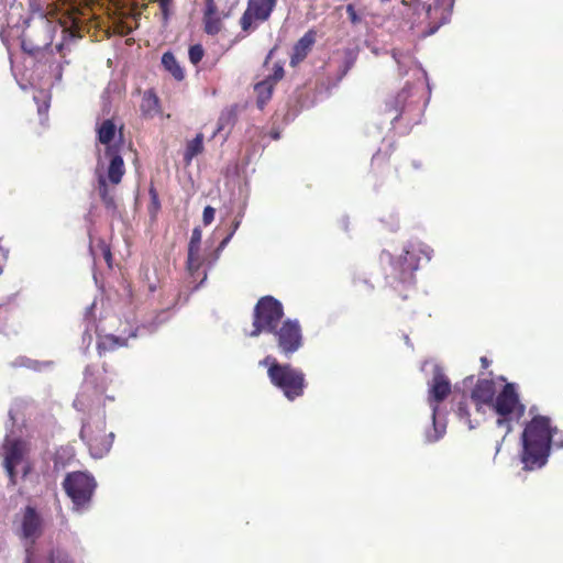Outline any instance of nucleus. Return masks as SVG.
Segmentation results:
<instances>
[{
  "instance_id": "f257e3e1",
  "label": "nucleus",
  "mask_w": 563,
  "mask_h": 563,
  "mask_svg": "<svg viewBox=\"0 0 563 563\" xmlns=\"http://www.w3.org/2000/svg\"><path fill=\"white\" fill-rule=\"evenodd\" d=\"M559 433L547 416L536 415L526 423L522 432L520 460L523 470L533 471L543 467L549 459L552 439Z\"/></svg>"
},
{
  "instance_id": "f03ea898",
  "label": "nucleus",
  "mask_w": 563,
  "mask_h": 563,
  "mask_svg": "<svg viewBox=\"0 0 563 563\" xmlns=\"http://www.w3.org/2000/svg\"><path fill=\"white\" fill-rule=\"evenodd\" d=\"M260 365L267 367L269 382L280 389L288 400L294 401L305 394L307 380L301 369L290 364H282L271 355L260 361Z\"/></svg>"
},
{
  "instance_id": "7ed1b4c3",
  "label": "nucleus",
  "mask_w": 563,
  "mask_h": 563,
  "mask_svg": "<svg viewBox=\"0 0 563 563\" xmlns=\"http://www.w3.org/2000/svg\"><path fill=\"white\" fill-rule=\"evenodd\" d=\"M490 408L497 415V427L504 429L506 433L512 431V422L519 421L526 412V406L520 401L517 386L514 383L504 385Z\"/></svg>"
},
{
  "instance_id": "20e7f679",
  "label": "nucleus",
  "mask_w": 563,
  "mask_h": 563,
  "mask_svg": "<svg viewBox=\"0 0 563 563\" xmlns=\"http://www.w3.org/2000/svg\"><path fill=\"white\" fill-rule=\"evenodd\" d=\"M419 258L413 252L405 250L393 264V274L388 276V284L402 300L409 298V290L415 286V272L418 269Z\"/></svg>"
},
{
  "instance_id": "39448f33",
  "label": "nucleus",
  "mask_w": 563,
  "mask_h": 563,
  "mask_svg": "<svg viewBox=\"0 0 563 563\" xmlns=\"http://www.w3.org/2000/svg\"><path fill=\"white\" fill-rule=\"evenodd\" d=\"M284 317V308L280 301L272 296L262 297L254 307L253 330L251 336H258L261 333H272L280 323Z\"/></svg>"
},
{
  "instance_id": "423d86ee",
  "label": "nucleus",
  "mask_w": 563,
  "mask_h": 563,
  "mask_svg": "<svg viewBox=\"0 0 563 563\" xmlns=\"http://www.w3.org/2000/svg\"><path fill=\"white\" fill-rule=\"evenodd\" d=\"M417 14L423 15L421 22H427V29L421 32L422 36L434 34L445 24L452 12L454 0H412Z\"/></svg>"
},
{
  "instance_id": "0eeeda50",
  "label": "nucleus",
  "mask_w": 563,
  "mask_h": 563,
  "mask_svg": "<svg viewBox=\"0 0 563 563\" xmlns=\"http://www.w3.org/2000/svg\"><path fill=\"white\" fill-rule=\"evenodd\" d=\"M63 487L67 496L71 499L74 509L82 511L89 508L97 483L95 478L87 473L74 472L65 477Z\"/></svg>"
},
{
  "instance_id": "6e6552de",
  "label": "nucleus",
  "mask_w": 563,
  "mask_h": 563,
  "mask_svg": "<svg viewBox=\"0 0 563 563\" xmlns=\"http://www.w3.org/2000/svg\"><path fill=\"white\" fill-rule=\"evenodd\" d=\"M27 452V444L24 441L5 438L2 445L3 467L13 485L16 483L19 470L23 477L31 472Z\"/></svg>"
},
{
  "instance_id": "1a4fd4ad",
  "label": "nucleus",
  "mask_w": 563,
  "mask_h": 563,
  "mask_svg": "<svg viewBox=\"0 0 563 563\" xmlns=\"http://www.w3.org/2000/svg\"><path fill=\"white\" fill-rule=\"evenodd\" d=\"M451 394V382L446 377V375L442 372L441 368L435 367L433 371V376L431 382L429 383V394H428V402L432 407V422H433V429L434 433L428 434L427 440L428 442H435L438 441L442 434L443 430L439 431L437 423H435V417L438 411V406L441 404L446 397Z\"/></svg>"
},
{
  "instance_id": "9d476101",
  "label": "nucleus",
  "mask_w": 563,
  "mask_h": 563,
  "mask_svg": "<svg viewBox=\"0 0 563 563\" xmlns=\"http://www.w3.org/2000/svg\"><path fill=\"white\" fill-rule=\"evenodd\" d=\"M276 5L277 0H247L246 8L239 20L242 32L250 34L257 30L261 24L271 19Z\"/></svg>"
},
{
  "instance_id": "9b49d317",
  "label": "nucleus",
  "mask_w": 563,
  "mask_h": 563,
  "mask_svg": "<svg viewBox=\"0 0 563 563\" xmlns=\"http://www.w3.org/2000/svg\"><path fill=\"white\" fill-rule=\"evenodd\" d=\"M272 334L280 354L285 357H290L302 346V330L297 320H284Z\"/></svg>"
},
{
  "instance_id": "f8f14e48",
  "label": "nucleus",
  "mask_w": 563,
  "mask_h": 563,
  "mask_svg": "<svg viewBox=\"0 0 563 563\" xmlns=\"http://www.w3.org/2000/svg\"><path fill=\"white\" fill-rule=\"evenodd\" d=\"M80 437L86 439L89 452L92 457L101 459L107 455L113 444L114 433L106 432L104 422L100 421L95 429L91 426H84Z\"/></svg>"
},
{
  "instance_id": "ddd939ff",
  "label": "nucleus",
  "mask_w": 563,
  "mask_h": 563,
  "mask_svg": "<svg viewBox=\"0 0 563 563\" xmlns=\"http://www.w3.org/2000/svg\"><path fill=\"white\" fill-rule=\"evenodd\" d=\"M43 533V519L32 506L24 507L16 518V534L32 547Z\"/></svg>"
},
{
  "instance_id": "4468645a",
  "label": "nucleus",
  "mask_w": 563,
  "mask_h": 563,
  "mask_svg": "<svg viewBox=\"0 0 563 563\" xmlns=\"http://www.w3.org/2000/svg\"><path fill=\"white\" fill-rule=\"evenodd\" d=\"M284 75L283 65L276 63L273 67V74L255 84L256 104L261 110L264 109L266 103L271 100L276 84L284 78Z\"/></svg>"
},
{
  "instance_id": "2eb2a0df",
  "label": "nucleus",
  "mask_w": 563,
  "mask_h": 563,
  "mask_svg": "<svg viewBox=\"0 0 563 563\" xmlns=\"http://www.w3.org/2000/svg\"><path fill=\"white\" fill-rule=\"evenodd\" d=\"M49 32H51L49 23L47 21H41L40 25L36 27V35L43 36V40L38 41L32 34H24L22 37V42H21L22 49L25 53H27L32 56H35L42 49L49 47L51 46Z\"/></svg>"
},
{
  "instance_id": "dca6fc26",
  "label": "nucleus",
  "mask_w": 563,
  "mask_h": 563,
  "mask_svg": "<svg viewBox=\"0 0 563 563\" xmlns=\"http://www.w3.org/2000/svg\"><path fill=\"white\" fill-rule=\"evenodd\" d=\"M98 142L109 147L122 148L124 144L122 126L118 129L117 124L111 120L107 119L102 121L96 129Z\"/></svg>"
},
{
  "instance_id": "f3484780",
  "label": "nucleus",
  "mask_w": 563,
  "mask_h": 563,
  "mask_svg": "<svg viewBox=\"0 0 563 563\" xmlns=\"http://www.w3.org/2000/svg\"><path fill=\"white\" fill-rule=\"evenodd\" d=\"M179 294L168 289L162 294V307L156 311L153 321L148 322L146 328L154 330L157 325L166 322L173 316V309L176 307Z\"/></svg>"
},
{
  "instance_id": "a211bd4d",
  "label": "nucleus",
  "mask_w": 563,
  "mask_h": 563,
  "mask_svg": "<svg viewBox=\"0 0 563 563\" xmlns=\"http://www.w3.org/2000/svg\"><path fill=\"white\" fill-rule=\"evenodd\" d=\"M496 395V385L492 379H478L471 391V398L475 402L477 410L483 405L492 407Z\"/></svg>"
},
{
  "instance_id": "6ab92c4d",
  "label": "nucleus",
  "mask_w": 563,
  "mask_h": 563,
  "mask_svg": "<svg viewBox=\"0 0 563 563\" xmlns=\"http://www.w3.org/2000/svg\"><path fill=\"white\" fill-rule=\"evenodd\" d=\"M317 32L307 31L294 45L290 56V66L295 67L308 56L316 43Z\"/></svg>"
},
{
  "instance_id": "aec40b11",
  "label": "nucleus",
  "mask_w": 563,
  "mask_h": 563,
  "mask_svg": "<svg viewBox=\"0 0 563 563\" xmlns=\"http://www.w3.org/2000/svg\"><path fill=\"white\" fill-rule=\"evenodd\" d=\"M120 152L121 150L117 147H109L104 150V156L110 158L108 179L113 185H118L124 174V164Z\"/></svg>"
},
{
  "instance_id": "412c9836",
  "label": "nucleus",
  "mask_w": 563,
  "mask_h": 563,
  "mask_svg": "<svg viewBox=\"0 0 563 563\" xmlns=\"http://www.w3.org/2000/svg\"><path fill=\"white\" fill-rule=\"evenodd\" d=\"M201 243V230L199 228H195L191 233V238L188 245V258H187V267L194 273L200 268L201 262L199 257Z\"/></svg>"
},
{
  "instance_id": "4be33fe9",
  "label": "nucleus",
  "mask_w": 563,
  "mask_h": 563,
  "mask_svg": "<svg viewBox=\"0 0 563 563\" xmlns=\"http://www.w3.org/2000/svg\"><path fill=\"white\" fill-rule=\"evenodd\" d=\"M162 114L158 97L148 90L143 93V117H155Z\"/></svg>"
},
{
  "instance_id": "5701e85b",
  "label": "nucleus",
  "mask_w": 563,
  "mask_h": 563,
  "mask_svg": "<svg viewBox=\"0 0 563 563\" xmlns=\"http://www.w3.org/2000/svg\"><path fill=\"white\" fill-rule=\"evenodd\" d=\"M203 152V134L198 133L195 139L187 142L186 150L184 152V162L189 165L194 157Z\"/></svg>"
},
{
  "instance_id": "b1692460",
  "label": "nucleus",
  "mask_w": 563,
  "mask_h": 563,
  "mask_svg": "<svg viewBox=\"0 0 563 563\" xmlns=\"http://www.w3.org/2000/svg\"><path fill=\"white\" fill-rule=\"evenodd\" d=\"M162 64L164 66V68L170 73V75L176 79V80H183L184 77H185V73L183 70V68L180 67L179 63L177 62L176 57L174 56L173 53L170 52H166L163 54L162 56Z\"/></svg>"
},
{
  "instance_id": "393cba45",
  "label": "nucleus",
  "mask_w": 563,
  "mask_h": 563,
  "mask_svg": "<svg viewBox=\"0 0 563 563\" xmlns=\"http://www.w3.org/2000/svg\"><path fill=\"white\" fill-rule=\"evenodd\" d=\"M122 345H124V340L115 335L109 334L100 338V340L98 341L97 349L99 351V354H102L106 351H111Z\"/></svg>"
},
{
  "instance_id": "a878e982",
  "label": "nucleus",
  "mask_w": 563,
  "mask_h": 563,
  "mask_svg": "<svg viewBox=\"0 0 563 563\" xmlns=\"http://www.w3.org/2000/svg\"><path fill=\"white\" fill-rule=\"evenodd\" d=\"M202 21L205 32L209 35H216L222 29V20L219 14L203 15Z\"/></svg>"
},
{
  "instance_id": "bb28decb",
  "label": "nucleus",
  "mask_w": 563,
  "mask_h": 563,
  "mask_svg": "<svg viewBox=\"0 0 563 563\" xmlns=\"http://www.w3.org/2000/svg\"><path fill=\"white\" fill-rule=\"evenodd\" d=\"M356 60V56L351 49H346L344 53V60L340 67L338 79L341 80L352 69Z\"/></svg>"
},
{
  "instance_id": "cd10ccee",
  "label": "nucleus",
  "mask_w": 563,
  "mask_h": 563,
  "mask_svg": "<svg viewBox=\"0 0 563 563\" xmlns=\"http://www.w3.org/2000/svg\"><path fill=\"white\" fill-rule=\"evenodd\" d=\"M98 190L103 202L110 207L113 206L114 201L112 196L109 194L106 177L102 174L98 175Z\"/></svg>"
},
{
  "instance_id": "c85d7f7f",
  "label": "nucleus",
  "mask_w": 563,
  "mask_h": 563,
  "mask_svg": "<svg viewBox=\"0 0 563 563\" xmlns=\"http://www.w3.org/2000/svg\"><path fill=\"white\" fill-rule=\"evenodd\" d=\"M150 196H151V202H150L147 209H148L151 220L155 221L157 213L161 209V202L158 199V195L153 187L150 188Z\"/></svg>"
},
{
  "instance_id": "c756f323",
  "label": "nucleus",
  "mask_w": 563,
  "mask_h": 563,
  "mask_svg": "<svg viewBox=\"0 0 563 563\" xmlns=\"http://www.w3.org/2000/svg\"><path fill=\"white\" fill-rule=\"evenodd\" d=\"M456 415L461 420H463L465 423H467L471 429L474 428V426L472 424V421H471V413L468 410L467 399L464 398L463 400L459 401L457 407H456Z\"/></svg>"
},
{
  "instance_id": "7c9ffc66",
  "label": "nucleus",
  "mask_w": 563,
  "mask_h": 563,
  "mask_svg": "<svg viewBox=\"0 0 563 563\" xmlns=\"http://www.w3.org/2000/svg\"><path fill=\"white\" fill-rule=\"evenodd\" d=\"M49 563H75L74 560L70 558V555L62 550V549H54L51 551Z\"/></svg>"
},
{
  "instance_id": "2f4dec72",
  "label": "nucleus",
  "mask_w": 563,
  "mask_h": 563,
  "mask_svg": "<svg viewBox=\"0 0 563 563\" xmlns=\"http://www.w3.org/2000/svg\"><path fill=\"white\" fill-rule=\"evenodd\" d=\"M188 55H189V60H190L194 65H197V64H199V63L201 62V59L203 58V55H205L203 47H202L200 44L191 45V46L189 47Z\"/></svg>"
},
{
  "instance_id": "473e14b6",
  "label": "nucleus",
  "mask_w": 563,
  "mask_h": 563,
  "mask_svg": "<svg viewBox=\"0 0 563 563\" xmlns=\"http://www.w3.org/2000/svg\"><path fill=\"white\" fill-rule=\"evenodd\" d=\"M23 364L34 371H42L44 368L51 367L53 365V362L52 361L40 362V361H35V360H26V362Z\"/></svg>"
},
{
  "instance_id": "72a5a7b5",
  "label": "nucleus",
  "mask_w": 563,
  "mask_h": 563,
  "mask_svg": "<svg viewBox=\"0 0 563 563\" xmlns=\"http://www.w3.org/2000/svg\"><path fill=\"white\" fill-rule=\"evenodd\" d=\"M387 162L388 157L385 154L377 153L372 158V169L378 172Z\"/></svg>"
},
{
  "instance_id": "f704fd0d",
  "label": "nucleus",
  "mask_w": 563,
  "mask_h": 563,
  "mask_svg": "<svg viewBox=\"0 0 563 563\" xmlns=\"http://www.w3.org/2000/svg\"><path fill=\"white\" fill-rule=\"evenodd\" d=\"M99 247H100L102 257L104 258L106 263L108 264L109 267H111L112 266V254H111L110 247L104 242H100Z\"/></svg>"
},
{
  "instance_id": "c9c22d12",
  "label": "nucleus",
  "mask_w": 563,
  "mask_h": 563,
  "mask_svg": "<svg viewBox=\"0 0 563 563\" xmlns=\"http://www.w3.org/2000/svg\"><path fill=\"white\" fill-rule=\"evenodd\" d=\"M218 13V5L214 0H205L203 15H216Z\"/></svg>"
},
{
  "instance_id": "e433bc0d",
  "label": "nucleus",
  "mask_w": 563,
  "mask_h": 563,
  "mask_svg": "<svg viewBox=\"0 0 563 563\" xmlns=\"http://www.w3.org/2000/svg\"><path fill=\"white\" fill-rule=\"evenodd\" d=\"M216 210L211 206L203 209L202 221L205 225H209L214 220Z\"/></svg>"
},
{
  "instance_id": "4c0bfd02",
  "label": "nucleus",
  "mask_w": 563,
  "mask_h": 563,
  "mask_svg": "<svg viewBox=\"0 0 563 563\" xmlns=\"http://www.w3.org/2000/svg\"><path fill=\"white\" fill-rule=\"evenodd\" d=\"M240 225V221H234L232 223V230L231 232L221 241V243L219 244V249L222 250L227 246V244L229 243V241L232 239L234 232L236 231V229L239 228Z\"/></svg>"
},
{
  "instance_id": "58836bf2",
  "label": "nucleus",
  "mask_w": 563,
  "mask_h": 563,
  "mask_svg": "<svg viewBox=\"0 0 563 563\" xmlns=\"http://www.w3.org/2000/svg\"><path fill=\"white\" fill-rule=\"evenodd\" d=\"M346 12H347L349 18H350L352 23L355 24V23H357L360 21V18H358V15H357V13H356V11H355V9H354V7L352 4H349L346 7Z\"/></svg>"
},
{
  "instance_id": "ea45409f",
  "label": "nucleus",
  "mask_w": 563,
  "mask_h": 563,
  "mask_svg": "<svg viewBox=\"0 0 563 563\" xmlns=\"http://www.w3.org/2000/svg\"><path fill=\"white\" fill-rule=\"evenodd\" d=\"M552 443L556 448H563V433L559 430V433L552 439Z\"/></svg>"
},
{
  "instance_id": "a19ab883",
  "label": "nucleus",
  "mask_w": 563,
  "mask_h": 563,
  "mask_svg": "<svg viewBox=\"0 0 563 563\" xmlns=\"http://www.w3.org/2000/svg\"><path fill=\"white\" fill-rule=\"evenodd\" d=\"M54 74L57 81L62 80L63 66L60 64L56 66Z\"/></svg>"
},
{
  "instance_id": "79ce46f5",
  "label": "nucleus",
  "mask_w": 563,
  "mask_h": 563,
  "mask_svg": "<svg viewBox=\"0 0 563 563\" xmlns=\"http://www.w3.org/2000/svg\"><path fill=\"white\" fill-rule=\"evenodd\" d=\"M479 361H481L482 368H484V369L488 368L490 361L486 356H482Z\"/></svg>"
},
{
  "instance_id": "37998d69",
  "label": "nucleus",
  "mask_w": 563,
  "mask_h": 563,
  "mask_svg": "<svg viewBox=\"0 0 563 563\" xmlns=\"http://www.w3.org/2000/svg\"><path fill=\"white\" fill-rule=\"evenodd\" d=\"M274 51H275V48L269 51V53L267 54V56L265 58L264 65H267L268 60L272 58V56L274 54Z\"/></svg>"
},
{
  "instance_id": "c03bdc74",
  "label": "nucleus",
  "mask_w": 563,
  "mask_h": 563,
  "mask_svg": "<svg viewBox=\"0 0 563 563\" xmlns=\"http://www.w3.org/2000/svg\"><path fill=\"white\" fill-rule=\"evenodd\" d=\"M393 57L395 58V60L400 64V59H399V56H398V52L396 49L393 51Z\"/></svg>"
},
{
  "instance_id": "a18cd8bd",
  "label": "nucleus",
  "mask_w": 563,
  "mask_h": 563,
  "mask_svg": "<svg viewBox=\"0 0 563 563\" xmlns=\"http://www.w3.org/2000/svg\"><path fill=\"white\" fill-rule=\"evenodd\" d=\"M222 129H223V124L220 122V124H219V126H218L217 131L213 133V136H214L219 131H221Z\"/></svg>"
},
{
  "instance_id": "49530a36",
  "label": "nucleus",
  "mask_w": 563,
  "mask_h": 563,
  "mask_svg": "<svg viewBox=\"0 0 563 563\" xmlns=\"http://www.w3.org/2000/svg\"><path fill=\"white\" fill-rule=\"evenodd\" d=\"M364 284H366L369 288V290H373L374 289V285L369 284L367 280H363Z\"/></svg>"
},
{
  "instance_id": "de8ad7c7",
  "label": "nucleus",
  "mask_w": 563,
  "mask_h": 563,
  "mask_svg": "<svg viewBox=\"0 0 563 563\" xmlns=\"http://www.w3.org/2000/svg\"><path fill=\"white\" fill-rule=\"evenodd\" d=\"M101 164H102L101 155H100V152L98 151V166H100Z\"/></svg>"
},
{
  "instance_id": "09e8293b",
  "label": "nucleus",
  "mask_w": 563,
  "mask_h": 563,
  "mask_svg": "<svg viewBox=\"0 0 563 563\" xmlns=\"http://www.w3.org/2000/svg\"><path fill=\"white\" fill-rule=\"evenodd\" d=\"M9 417L14 422V416H13V411L12 410L9 411Z\"/></svg>"
},
{
  "instance_id": "8fccbe9b",
  "label": "nucleus",
  "mask_w": 563,
  "mask_h": 563,
  "mask_svg": "<svg viewBox=\"0 0 563 563\" xmlns=\"http://www.w3.org/2000/svg\"><path fill=\"white\" fill-rule=\"evenodd\" d=\"M26 553H27L26 563H30V549H26Z\"/></svg>"
},
{
  "instance_id": "3c124183",
  "label": "nucleus",
  "mask_w": 563,
  "mask_h": 563,
  "mask_svg": "<svg viewBox=\"0 0 563 563\" xmlns=\"http://www.w3.org/2000/svg\"><path fill=\"white\" fill-rule=\"evenodd\" d=\"M133 41V38H126V44H130Z\"/></svg>"
},
{
  "instance_id": "603ef678",
  "label": "nucleus",
  "mask_w": 563,
  "mask_h": 563,
  "mask_svg": "<svg viewBox=\"0 0 563 563\" xmlns=\"http://www.w3.org/2000/svg\"><path fill=\"white\" fill-rule=\"evenodd\" d=\"M499 449H500V444L497 445L496 453H498Z\"/></svg>"
}]
</instances>
